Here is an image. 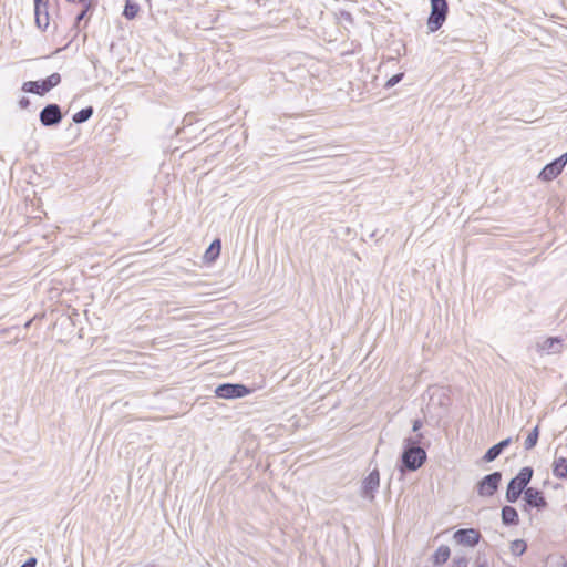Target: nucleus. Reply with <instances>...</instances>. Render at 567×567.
<instances>
[{
  "mask_svg": "<svg viewBox=\"0 0 567 567\" xmlns=\"http://www.w3.org/2000/svg\"><path fill=\"white\" fill-rule=\"evenodd\" d=\"M426 458V452L422 446H419V441L412 437H406L403 442L399 471L401 473L415 472L423 466Z\"/></svg>",
  "mask_w": 567,
  "mask_h": 567,
  "instance_id": "nucleus-1",
  "label": "nucleus"
},
{
  "mask_svg": "<svg viewBox=\"0 0 567 567\" xmlns=\"http://www.w3.org/2000/svg\"><path fill=\"white\" fill-rule=\"evenodd\" d=\"M533 467L525 466L508 482L505 493L507 503L514 504L522 495H525L526 489L529 488L528 484L533 478Z\"/></svg>",
  "mask_w": 567,
  "mask_h": 567,
  "instance_id": "nucleus-2",
  "label": "nucleus"
},
{
  "mask_svg": "<svg viewBox=\"0 0 567 567\" xmlns=\"http://www.w3.org/2000/svg\"><path fill=\"white\" fill-rule=\"evenodd\" d=\"M431 12L427 18L429 32H436L444 24L449 14L447 0H430Z\"/></svg>",
  "mask_w": 567,
  "mask_h": 567,
  "instance_id": "nucleus-3",
  "label": "nucleus"
},
{
  "mask_svg": "<svg viewBox=\"0 0 567 567\" xmlns=\"http://www.w3.org/2000/svg\"><path fill=\"white\" fill-rule=\"evenodd\" d=\"M61 83V75L58 72L52 73L45 79L38 81H27L22 84L21 90L25 93L37 94L40 96L45 95L52 89Z\"/></svg>",
  "mask_w": 567,
  "mask_h": 567,
  "instance_id": "nucleus-4",
  "label": "nucleus"
},
{
  "mask_svg": "<svg viewBox=\"0 0 567 567\" xmlns=\"http://www.w3.org/2000/svg\"><path fill=\"white\" fill-rule=\"evenodd\" d=\"M251 389L241 383H223L215 389V395L220 399L235 400L251 393Z\"/></svg>",
  "mask_w": 567,
  "mask_h": 567,
  "instance_id": "nucleus-5",
  "label": "nucleus"
},
{
  "mask_svg": "<svg viewBox=\"0 0 567 567\" xmlns=\"http://www.w3.org/2000/svg\"><path fill=\"white\" fill-rule=\"evenodd\" d=\"M502 482V472L495 471L485 475L481 478L476 484V492L481 497H491L493 496Z\"/></svg>",
  "mask_w": 567,
  "mask_h": 567,
  "instance_id": "nucleus-6",
  "label": "nucleus"
},
{
  "mask_svg": "<svg viewBox=\"0 0 567 567\" xmlns=\"http://www.w3.org/2000/svg\"><path fill=\"white\" fill-rule=\"evenodd\" d=\"M523 511L529 513L530 509L536 508L538 512H542L547 508L548 502L543 493V491L536 487H529L526 489L525 495L523 496Z\"/></svg>",
  "mask_w": 567,
  "mask_h": 567,
  "instance_id": "nucleus-7",
  "label": "nucleus"
},
{
  "mask_svg": "<svg viewBox=\"0 0 567 567\" xmlns=\"http://www.w3.org/2000/svg\"><path fill=\"white\" fill-rule=\"evenodd\" d=\"M567 165V151L559 157L547 163L538 174V178L543 182H551L557 178Z\"/></svg>",
  "mask_w": 567,
  "mask_h": 567,
  "instance_id": "nucleus-8",
  "label": "nucleus"
},
{
  "mask_svg": "<svg viewBox=\"0 0 567 567\" xmlns=\"http://www.w3.org/2000/svg\"><path fill=\"white\" fill-rule=\"evenodd\" d=\"M39 120L44 127L58 126L63 120L62 109L56 103L47 104L39 114Z\"/></svg>",
  "mask_w": 567,
  "mask_h": 567,
  "instance_id": "nucleus-9",
  "label": "nucleus"
},
{
  "mask_svg": "<svg viewBox=\"0 0 567 567\" xmlns=\"http://www.w3.org/2000/svg\"><path fill=\"white\" fill-rule=\"evenodd\" d=\"M379 487H380V472L375 467L362 481L361 496L369 501H374L375 493L379 489Z\"/></svg>",
  "mask_w": 567,
  "mask_h": 567,
  "instance_id": "nucleus-10",
  "label": "nucleus"
},
{
  "mask_svg": "<svg viewBox=\"0 0 567 567\" xmlns=\"http://www.w3.org/2000/svg\"><path fill=\"white\" fill-rule=\"evenodd\" d=\"M65 1L69 3H79L82 6L80 12L75 16L74 23H73V29L75 30V35H76L81 29V27H80L81 22L84 19L90 18L92 16V13L94 12V10L97 6V0H65Z\"/></svg>",
  "mask_w": 567,
  "mask_h": 567,
  "instance_id": "nucleus-11",
  "label": "nucleus"
},
{
  "mask_svg": "<svg viewBox=\"0 0 567 567\" xmlns=\"http://www.w3.org/2000/svg\"><path fill=\"white\" fill-rule=\"evenodd\" d=\"M481 537L480 530L475 528H461L453 535L454 540L458 545L466 547H475L480 543Z\"/></svg>",
  "mask_w": 567,
  "mask_h": 567,
  "instance_id": "nucleus-12",
  "label": "nucleus"
},
{
  "mask_svg": "<svg viewBox=\"0 0 567 567\" xmlns=\"http://www.w3.org/2000/svg\"><path fill=\"white\" fill-rule=\"evenodd\" d=\"M34 22L40 30H45L50 24L49 0H33Z\"/></svg>",
  "mask_w": 567,
  "mask_h": 567,
  "instance_id": "nucleus-13",
  "label": "nucleus"
},
{
  "mask_svg": "<svg viewBox=\"0 0 567 567\" xmlns=\"http://www.w3.org/2000/svg\"><path fill=\"white\" fill-rule=\"evenodd\" d=\"M511 443H512V439L507 437V439H504V440L499 441L498 443L494 444L485 452V454L483 456V461L486 463L493 462L503 453V451L507 446H509Z\"/></svg>",
  "mask_w": 567,
  "mask_h": 567,
  "instance_id": "nucleus-14",
  "label": "nucleus"
},
{
  "mask_svg": "<svg viewBox=\"0 0 567 567\" xmlns=\"http://www.w3.org/2000/svg\"><path fill=\"white\" fill-rule=\"evenodd\" d=\"M501 518L505 526H517L519 524L518 512L511 505H505L502 507Z\"/></svg>",
  "mask_w": 567,
  "mask_h": 567,
  "instance_id": "nucleus-15",
  "label": "nucleus"
},
{
  "mask_svg": "<svg viewBox=\"0 0 567 567\" xmlns=\"http://www.w3.org/2000/svg\"><path fill=\"white\" fill-rule=\"evenodd\" d=\"M553 474L557 478L567 480V457L559 456L554 460Z\"/></svg>",
  "mask_w": 567,
  "mask_h": 567,
  "instance_id": "nucleus-16",
  "label": "nucleus"
},
{
  "mask_svg": "<svg viewBox=\"0 0 567 567\" xmlns=\"http://www.w3.org/2000/svg\"><path fill=\"white\" fill-rule=\"evenodd\" d=\"M451 550L446 545H441L432 556V563L434 566H442L450 558Z\"/></svg>",
  "mask_w": 567,
  "mask_h": 567,
  "instance_id": "nucleus-17",
  "label": "nucleus"
},
{
  "mask_svg": "<svg viewBox=\"0 0 567 567\" xmlns=\"http://www.w3.org/2000/svg\"><path fill=\"white\" fill-rule=\"evenodd\" d=\"M220 250H221L220 239L213 240L204 254V259L207 262H214L219 257Z\"/></svg>",
  "mask_w": 567,
  "mask_h": 567,
  "instance_id": "nucleus-18",
  "label": "nucleus"
},
{
  "mask_svg": "<svg viewBox=\"0 0 567 567\" xmlns=\"http://www.w3.org/2000/svg\"><path fill=\"white\" fill-rule=\"evenodd\" d=\"M140 10V4L136 1L125 0V6L122 14L127 20H134L137 17Z\"/></svg>",
  "mask_w": 567,
  "mask_h": 567,
  "instance_id": "nucleus-19",
  "label": "nucleus"
},
{
  "mask_svg": "<svg viewBox=\"0 0 567 567\" xmlns=\"http://www.w3.org/2000/svg\"><path fill=\"white\" fill-rule=\"evenodd\" d=\"M540 348L548 353H557L560 351L561 340L557 337H549L542 343Z\"/></svg>",
  "mask_w": 567,
  "mask_h": 567,
  "instance_id": "nucleus-20",
  "label": "nucleus"
},
{
  "mask_svg": "<svg viewBox=\"0 0 567 567\" xmlns=\"http://www.w3.org/2000/svg\"><path fill=\"white\" fill-rule=\"evenodd\" d=\"M93 113H94L93 106L90 105V106L83 107L80 111H78L75 114H73L72 121L75 124L85 123L92 117Z\"/></svg>",
  "mask_w": 567,
  "mask_h": 567,
  "instance_id": "nucleus-21",
  "label": "nucleus"
},
{
  "mask_svg": "<svg viewBox=\"0 0 567 567\" xmlns=\"http://www.w3.org/2000/svg\"><path fill=\"white\" fill-rule=\"evenodd\" d=\"M538 439H539V425H536L529 432V434L527 435V437L525 440V443H524L525 450H527V451L533 450L536 446Z\"/></svg>",
  "mask_w": 567,
  "mask_h": 567,
  "instance_id": "nucleus-22",
  "label": "nucleus"
},
{
  "mask_svg": "<svg viewBox=\"0 0 567 567\" xmlns=\"http://www.w3.org/2000/svg\"><path fill=\"white\" fill-rule=\"evenodd\" d=\"M527 550V544L524 539H515L511 543V553L514 556H522Z\"/></svg>",
  "mask_w": 567,
  "mask_h": 567,
  "instance_id": "nucleus-23",
  "label": "nucleus"
},
{
  "mask_svg": "<svg viewBox=\"0 0 567 567\" xmlns=\"http://www.w3.org/2000/svg\"><path fill=\"white\" fill-rule=\"evenodd\" d=\"M404 78V73H396L394 75H392L384 84V87L385 89H391L393 87L394 85H396L398 83H400Z\"/></svg>",
  "mask_w": 567,
  "mask_h": 567,
  "instance_id": "nucleus-24",
  "label": "nucleus"
},
{
  "mask_svg": "<svg viewBox=\"0 0 567 567\" xmlns=\"http://www.w3.org/2000/svg\"><path fill=\"white\" fill-rule=\"evenodd\" d=\"M476 567H488V561L485 556L478 555L475 560Z\"/></svg>",
  "mask_w": 567,
  "mask_h": 567,
  "instance_id": "nucleus-25",
  "label": "nucleus"
},
{
  "mask_svg": "<svg viewBox=\"0 0 567 567\" xmlns=\"http://www.w3.org/2000/svg\"><path fill=\"white\" fill-rule=\"evenodd\" d=\"M31 102H30V99L27 97V96H22L20 100H19V106L22 109V110H27L29 106H30Z\"/></svg>",
  "mask_w": 567,
  "mask_h": 567,
  "instance_id": "nucleus-26",
  "label": "nucleus"
},
{
  "mask_svg": "<svg viewBox=\"0 0 567 567\" xmlns=\"http://www.w3.org/2000/svg\"><path fill=\"white\" fill-rule=\"evenodd\" d=\"M37 563L38 560L35 557H29L20 567H35Z\"/></svg>",
  "mask_w": 567,
  "mask_h": 567,
  "instance_id": "nucleus-27",
  "label": "nucleus"
},
{
  "mask_svg": "<svg viewBox=\"0 0 567 567\" xmlns=\"http://www.w3.org/2000/svg\"><path fill=\"white\" fill-rule=\"evenodd\" d=\"M453 561L457 567L467 566V559L464 556L455 557Z\"/></svg>",
  "mask_w": 567,
  "mask_h": 567,
  "instance_id": "nucleus-28",
  "label": "nucleus"
},
{
  "mask_svg": "<svg viewBox=\"0 0 567 567\" xmlns=\"http://www.w3.org/2000/svg\"><path fill=\"white\" fill-rule=\"evenodd\" d=\"M422 426H423L422 420L416 419V420L413 421L412 431L413 432H419Z\"/></svg>",
  "mask_w": 567,
  "mask_h": 567,
  "instance_id": "nucleus-29",
  "label": "nucleus"
},
{
  "mask_svg": "<svg viewBox=\"0 0 567 567\" xmlns=\"http://www.w3.org/2000/svg\"><path fill=\"white\" fill-rule=\"evenodd\" d=\"M413 439L419 441V446H421L422 440L424 439L423 433H417Z\"/></svg>",
  "mask_w": 567,
  "mask_h": 567,
  "instance_id": "nucleus-30",
  "label": "nucleus"
},
{
  "mask_svg": "<svg viewBox=\"0 0 567 567\" xmlns=\"http://www.w3.org/2000/svg\"><path fill=\"white\" fill-rule=\"evenodd\" d=\"M346 17H347V19H350L351 14L350 13H346Z\"/></svg>",
  "mask_w": 567,
  "mask_h": 567,
  "instance_id": "nucleus-31",
  "label": "nucleus"
},
{
  "mask_svg": "<svg viewBox=\"0 0 567 567\" xmlns=\"http://www.w3.org/2000/svg\"><path fill=\"white\" fill-rule=\"evenodd\" d=\"M462 567H467V566H462Z\"/></svg>",
  "mask_w": 567,
  "mask_h": 567,
  "instance_id": "nucleus-32",
  "label": "nucleus"
}]
</instances>
